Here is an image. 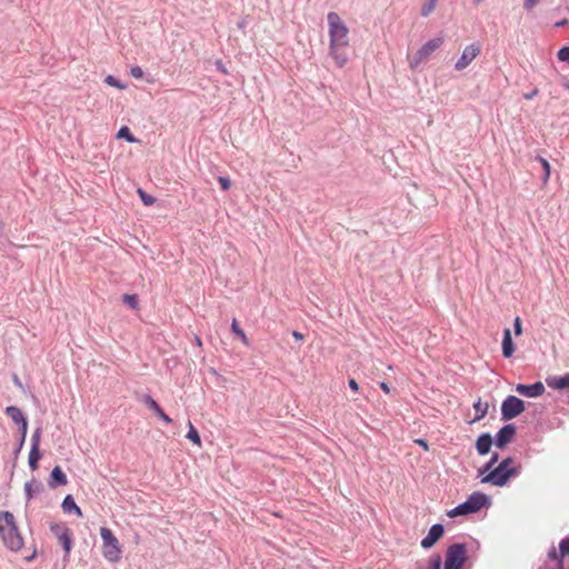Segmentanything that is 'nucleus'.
Wrapping results in <instances>:
<instances>
[{
	"instance_id": "18",
	"label": "nucleus",
	"mask_w": 569,
	"mask_h": 569,
	"mask_svg": "<svg viewBox=\"0 0 569 569\" xmlns=\"http://www.w3.org/2000/svg\"><path fill=\"white\" fill-rule=\"evenodd\" d=\"M546 383L549 388L555 390H567L569 389V373L563 376H548Z\"/></svg>"
},
{
	"instance_id": "16",
	"label": "nucleus",
	"mask_w": 569,
	"mask_h": 569,
	"mask_svg": "<svg viewBox=\"0 0 569 569\" xmlns=\"http://www.w3.org/2000/svg\"><path fill=\"white\" fill-rule=\"evenodd\" d=\"M67 483L68 478L62 468L60 466L53 467L48 478L49 488L56 489L58 487L66 486Z\"/></svg>"
},
{
	"instance_id": "35",
	"label": "nucleus",
	"mask_w": 569,
	"mask_h": 569,
	"mask_svg": "<svg viewBox=\"0 0 569 569\" xmlns=\"http://www.w3.org/2000/svg\"><path fill=\"white\" fill-rule=\"evenodd\" d=\"M42 436V427L39 426L36 428V430L32 433L31 437V449H40V441Z\"/></svg>"
},
{
	"instance_id": "63",
	"label": "nucleus",
	"mask_w": 569,
	"mask_h": 569,
	"mask_svg": "<svg viewBox=\"0 0 569 569\" xmlns=\"http://www.w3.org/2000/svg\"><path fill=\"white\" fill-rule=\"evenodd\" d=\"M33 558H34V553L32 556L28 557L27 560L30 561Z\"/></svg>"
},
{
	"instance_id": "43",
	"label": "nucleus",
	"mask_w": 569,
	"mask_h": 569,
	"mask_svg": "<svg viewBox=\"0 0 569 569\" xmlns=\"http://www.w3.org/2000/svg\"><path fill=\"white\" fill-rule=\"evenodd\" d=\"M221 190L228 191L231 188V180L229 177L220 176L218 178Z\"/></svg>"
},
{
	"instance_id": "42",
	"label": "nucleus",
	"mask_w": 569,
	"mask_h": 569,
	"mask_svg": "<svg viewBox=\"0 0 569 569\" xmlns=\"http://www.w3.org/2000/svg\"><path fill=\"white\" fill-rule=\"evenodd\" d=\"M19 433H22V437H27L28 432V418L23 416L21 420H19L17 423Z\"/></svg>"
},
{
	"instance_id": "55",
	"label": "nucleus",
	"mask_w": 569,
	"mask_h": 569,
	"mask_svg": "<svg viewBox=\"0 0 569 569\" xmlns=\"http://www.w3.org/2000/svg\"><path fill=\"white\" fill-rule=\"evenodd\" d=\"M556 562V566L553 569H565V561L563 557H560Z\"/></svg>"
},
{
	"instance_id": "37",
	"label": "nucleus",
	"mask_w": 569,
	"mask_h": 569,
	"mask_svg": "<svg viewBox=\"0 0 569 569\" xmlns=\"http://www.w3.org/2000/svg\"><path fill=\"white\" fill-rule=\"evenodd\" d=\"M442 566V557L440 553H433L428 563V569H441Z\"/></svg>"
},
{
	"instance_id": "47",
	"label": "nucleus",
	"mask_w": 569,
	"mask_h": 569,
	"mask_svg": "<svg viewBox=\"0 0 569 569\" xmlns=\"http://www.w3.org/2000/svg\"><path fill=\"white\" fill-rule=\"evenodd\" d=\"M513 331L516 336L522 335V323L519 317H516L513 320Z\"/></svg>"
},
{
	"instance_id": "13",
	"label": "nucleus",
	"mask_w": 569,
	"mask_h": 569,
	"mask_svg": "<svg viewBox=\"0 0 569 569\" xmlns=\"http://www.w3.org/2000/svg\"><path fill=\"white\" fill-rule=\"evenodd\" d=\"M146 407H148L160 420L169 425L172 419L163 411L160 405L152 398L151 395L146 393L139 399Z\"/></svg>"
},
{
	"instance_id": "39",
	"label": "nucleus",
	"mask_w": 569,
	"mask_h": 569,
	"mask_svg": "<svg viewBox=\"0 0 569 569\" xmlns=\"http://www.w3.org/2000/svg\"><path fill=\"white\" fill-rule=\"evenodd\" d=\"M557 58L561 62L569 64V44L561 47L557 52Z\"/></svg>"
},
{
	"instance_id": "7",
	"label": "nucleus",
	"mask_w": 569,
	"mask_h": 569,
	"mask_svg": "<svg viewBox=\"0 0 569 569\" xmlns=\"http://www.w3.org/2000/svg\"><path fill=\"white\" fill-rule=\"evenodd\" d=\"M443 43V38L436 37L428 40L422 47L413 54L410 60L411 68H417L421 62L427 60L432 52H435Z\"/></svg>"
},
{
	"instance_id": "48",
	"label": "nucleus",
	"mask_w": 569,
	"mask_h": 569,
	"mask_svg": "<svg viewBox=\"0 0 569 569\" xmlns=\"http://www.w3.org/2000/svg\"><path fill=\"white\" fill-rule=\"evenodd\" d=\"M539 2L540 0H523V9L530 12Z\"/></svg>"
},
{
	"instance_id": "25",
	"label": "nucleus",
	"mask_w": 569,
	"mask_h": 569,
	"mask_svg": "<svg viewBox=\"0 0 569 569\" xmlns=\"http://www.w3.org/2000/svg\"><path fill=\"white\" fill-rule=\"evenodd\" d=\"M536 160L540 162L541 167H542V184L546 186L549 178H550V173H551V166L550 163L548 162L547 159L542 158L541 156H537L536 157Z\"/></svg>"
},
{
	"instance_id": "11",
	"label": "nucleus",
	"mask_w": 569,
	"mask_h": 569,
	"mask_svg": "<svg viewBox=\"0 0 569 569\" xmlns=\"http://www.w3.org/2000/svg\"><path fill=\"white\" fill-rule=\"evenodd\" d=\"M480 53V47L476 43H471L469 46H467L460 58L458 59V61L456 62L455 64V69L460 71V70H463L465 68H467L471 61Z\"/></svg>"
},
{
	"instance_id": "10",
	"label": "nucleus",
	"mask_w": 569,
	"mask_h": 569,
	"mask_svg": "<svg viewBox=\"0 0 569 569\" xmlns=\"http://www.w3.org/2000/svg\"><path fill=\"white\" fill-rule=\"evenodd\" d=\"M445 535V526L440 522L430 527L426 537L420 541V546L425 550L431 549Z\"/></svg>"
},
{
	"instance_id": "54",
	"label": "nucleus",
	"mask_w": 569,
	"mask_h": 569,
	"mask_svg": "<svg viewBox=\"0 0 569 569\" xmlns=\"http://www.w3.org/2000/svg\"><path fill=\"white\" fill-rule=\"evenodd\" d=\"M569 23L568 19H561L559 21H556L555 22V27L556 28H562V27H566L567 24Z\"/></svg>"
},
{
	"instance_id": "31",
	"label": "nucleus",
	"mask_w": 569,
	"mask_h": 569,
	"mask_svg": "<svg viewBox=\"0 0 569 569\" xmlns=\"http://www.w3.org/2000/svg\"><path fill=\"white\" fill-rule=\"evenodd\" d=\"M49 529L57 539L64 533V530H71L64 522H51Z\"/></svg>"
},
{
	"instance_id": "23",
	"label": "nucleus",
	"mask_w": 569,
	"mask_h": 569,
	"mask_svg": "<svg viewBox=\"0 0 569 569\" xmlns=\"http://www.w3.org/2000/svg\"><path fill=\"white\" fill-rule=\"evenodd\" d=\"M473 409L476 411V416L471 422L479 421V420L483 419L488 412L489 405H488V402H482L481 399L479 398L473 403Z\"/></svg>"
},
{
	"instance_id": "61",
	"label": "nucleus",
	"mask_w": 569,
	"mask_h": 569,
	"mask_svg": "<svg viewBox=\"0 0 569 569\" xmlns=\"http://www.w3.org/2000/svg\"><path fill=\"white\" fill-rule=\"evenodd\" d=\"M13 381H14L16 385L20 386V381H19L18 376H14Z\"/></svg>"
},
{
	"instance_id": "59",
	"label": "nucleus",
	"mask_w": 569,
	"mask_h": 569,
	"mask_svg": "<svg viewBox=\"0 0 569 569\" xmlns=\"http://www.w3.org/2000/svg\"><path fill=\"white\" fill-rule=\"evenodd\" d=\"M194 340H196L197 346H199V347L202 346V341L198 336L196 337Z\"/></svg>"
},
{
	"instance_id": "5",
	"label": "nucleus",
	"mask_w": 569,
	"mask_h": 569,
	"mask_svg": "<svg viewBox=\"0 0 569 569\" xmlns=\"http://www.w3.org/2000/svg\"><path fill=\"white\" fill-rule=\"evenodd\" d=\"M526 410V402L513 395L507 396L501 402L500 413L502 421H510Z\"/></svg>"
},
{
	"instance_id": "33",
	"label": "nucleus",
	"mask_w": 569,
	"mask_h": 569,
	"mask_svg": "<svg viewBox=\"0 0 569 569\" xmlns=\"http://www.w3.org/2000/svg\"><path fill=\"white\" fill-rule=\"evenodd\" d=\"M438 0H426V2L421 7L420 14L422 17H428L436 8Z\"/></svg>"
},
{
	"instance_id": "8",
	"label": "nucleus",
	"mask_w": 569,
	"mask_h": 569,
	"mask_svg": "<svg viewBox=\"0 0 569 569\" xmlns=\"http://www.w3.org/2000/svg\"><path fill=\"white\" fill-rule=\"evenodd\" d=\"M465 502L470 515H472L479 512L481 509H488L491 506V498L481 491H475Z\"/></svg>"
},
{
	"instance_id": "4",
	"label": "nucleus",
	"mask_w": 569,
	"mask_h": 569,
	"mask_svg": "<svg viewBox=\"0 0 569 569\" xmlns=\"http://www.w3.org/2000/svg\"><path fill=\"white\" fill-rule=\"evenodd\" d=\"M100 536L102 539V555L110 562H118L121 558V548L117 537L113 532L107 528L102 527L100 529Z\"/></svg>"
},
{
	"instance_id": "60",
	"label": "nucleus",
	"mask_w": 569,
	"mask_h": 569,
	"mask_svg": "<svg viewBox=\"0 0 569 569\" xmlns=\"http://www.w3.org/2000/svg\"><path fill=\"white\" fill-rule=\"evenodd\" d=\"M562 86H563L567 90H569V80L565 81V82L562 83Z\"/></svg>"
},
{
	"instance_id": "15",
	"label": "nucleus",
	"mask_w": 569,
	"mask_h": 569,
	"mask_svg": "<svg viewBox=\"0 0 569 569\" xmlns=\"http://www.w3.org/2000/svg\"><path fill=\"white\" fill-rule=\"evenodd\" d=\"M495 445V439L489 432L480 433L476 439V450L479 456H486L490 452V449Z\"/></svg>"
},
{
	"instance_id": "50",
	"label": "nucleus",
	"mask_w": 569,
	"mask_h": 569,
	"mask_svg": "<svg viewBox=\"0 0 569 569\" xmlns=\"http://www.w3.org/2000/svg\"><path fill=\"white\" fill-rule=\"evenodd\" d=\"M348 386H349V388H350L352 391H355V392H358V391H359V389H360V388H359V383H358L353 378H350V379L348 380Z\"/></svg>"
},
{
	"instance_id": "32",
	"label": "nucleus",
	"mask_w": 569,
	"mask_h": 569,
	"mask_svg": "<svg viewBox=\"0 0 569 569\" xmlns=\"http://www.w3.org/2000/svg\"><path fill=\"white\" fill-rule=\"evenodd\" d=\"M122 301L124 305H127L132 310H137L139 308V298L134 293L133 295L124 293L122 296Z\"/></svg>"
},
{
	"instance_id": "2",
	"label": "nucleus",
	"mask_w": 569,
	"mask_h": 569,
	"mask_svg": "<svg viewBox=\"0 0 569 569\" xmlns=\"http://www.w3.org/2000/svg\"><path fill=\"white\" fill-rule=\"evenodd\" d=\"M522 466L520 463H518L517 467H495L493 470L481 478V482L502 488L506 487L512 478L520 476Z\"/></svg>"
},
{
	"instance_id": "44",
	"label": "nucleus",
	"mask_w": 569,
	"mask_h": 569,
	"mask_svg": "<svg viewBox=\"0 0 569 569\" xmlns=\"http://www.w3.org/2000/svg\"><path fill=\"white\" fill-rule=\"evenodd\" d=\"M130 76L134 79H140L143 77V70L139 66H132L130 68Z\"/></svg>"
},
{
	"instance_id": "22",
	"label": "nucleus",
	"mask_w": 569,
	"mask_h": 569,
	"mask_svg": "<svg viewBox=\"0 0 569 569\" xmlns=\"http://www.w3.org/2000/svg\"><path fill=\"white\" fill-rule=\"evenodd\" d=\"M499 462V453L496 451L492 452L490 459L481 468L478 469V477L482 478L483 476H486L488 472L493 470V466Z\"/></svg>"
},
{
	"instance_id": "51",
	"label": "nucleus",
	"mask_w": 569,
	"mask_h": 569,
	"mask_svg": "<svg viewBox=\"0 0 569 569\" xmlns=\"http://www.w3.org/2000/svg\"><path fill=\"white\" fill-rule=\"evenodd\" d=\"M539 93V89L538 88H533L530 92H527L523 94V98L526 100H531L533 99L537 94Z\"/></svg>"
},
{
	"instance_id": "24",
	"label": "nucleus",
	"mask_w": 569,
	"mask_h": 569,
	"mask_svg": "<svg viewBox=\"0 0 569 569\" xmlns=\"http://www.w3.org/2000/svg\"><path fill=\"white\" fill-rule=\"evenodd\" d=\"M41 458H42V452L40 451V449H36V448L31 449L30 448L28 465L32 471H34L39 468V461Z\"/></svg>"
},
{
	"instance_id": "40",
	"label": "nucleus",
	"mask_w": 569,
	"mask_h": 569,
	"mask_svg": "<svg viewBox=\"0 0 569 569\" xmlns=\"http://www.w3.org/2000/svg\"><path fill=\"white\" fill-rule=\"evenodd\" d=\"M560 557L569 556V537H565L559 542Z\"/></svg>"
},
{
	"instance_id": "52",
	"label": "nucleus",
	"mask_w": 569,
	"mask_h": 569,
	"mask_svg": "<svg viewBox=\"0 0 569 569\" xmlns=\"http://www.w3.org/2000/svg\"><path fill=\"white\" fill-rule=\"evenodd\" d=\"M216 68L218 71H220L221 73L223 74H228V70L226 69L224 64L222 63L221 60H217L216 61Z\"/></svg>"
},
{
	"instance_id": "19",
	"label": "nucleus",
	"mask_w": 569,
	"mask_h": 569,
	"mask_svg": "<svg viewBox=\"0 0 569 569\" xmlns=\"http://www.w3.org/2000/svg\"><path fill=\"white\" fill-rule=\"evenodd\" d=\"M43 489L44 488L42 482L36 478H32L30 481H27L23 488L27 501L33 499L34 496L43 491Z\"/></svg>"
},
{
	"instance_id": "56",
	"label": "nucleus",
	"mask_w": 569,
	"mask_h": 569,
	"mask_svg": "<svg viewBox=\"0 0 569 569\" xmlns=\"http://www.w3.org/2000/svg\"><path fill=\"white\" fill-rule=\"evenodd\" d=\"M292 336H293V338H295L297 341H302V340H303V338H305V337H303V335H302L301 332L297 331V330H293V331H292Z\"/></svg>"
},
{
	"instance_id": "36",
	"label": "nucleus",
	"mask_w": 569,
	"mask_h": 569,
	"mask_svg": "<svg viewBox=\"0 0 569 569\" xmlns=\"http://www.w3.org/2000/svg\"><path fill=\"white\" fill-rule=\"evenodd\" d=\"M104 82L111 87L118 88L120 90H123L127 88V84H124L122 81H120L118 78H116L112 74H108L104 78Z\"/></svg>"
},
{
	"instance_id": "30",
	"label": "nucleus",
	"mask_w": 569,
	"mask_h": 569,
	"mask_svg": "<svg viewBox=\"0 0 569 569\" xmlns=\"http://www.w3.org/2000/svg\"><path fill=\"white\" fill-rule=\"evenodd\" d=\"M188 426H189V430L186 435V438L188 440H190L193 445L201 446L200 435H199L198 430L194 428V426L191 423L190 420L188 422Z\"/></svg>"
},
{
	"instance_id": "27",
	"label": "nucleus",
	"mask_w": 569,
	"mask_h": 569,
	"mask_svg": "<svg viewBox=\"0 0 569 569\" xmlns=\"http://www.w3.org/2000/svg\"><path fill=\"white\" fill-rule=\"evenodd\" d=\"M468 515H470V512H469L465 501L447 511V516L449 518H456L458 516H468Z\"/></svg>"
},
{
	"instance_id": "38",
	"label": "nucleus",
	"mask_w": 569,
	"mask_h": 569,
	"mask_svg": "<svg viewBox=\"0 0 569 569\" xmlns=\"http://www.w3.org/2000/svg\"><path fill=\"white\" fill-rule=\"evenodd\" d=\"M208 372L216 378V385L218 387H224L227 379L222 375L218 372V370L213 367L209 368Z\"/></svg>"
},
{
	"instance_id": "20",
	"label": "nucleus",
	"mask_w": 569,
	"mask_h": 569,
	"mask_svg": "<svg viewBox=\"0 0 569 569\" xmlns=\"http://www.w3.org/2000/svg\"><path fill=\"white\" fill-rule=\"evenodd\" d=\"M64 513H74L78 518H83L80 507L76 503L72 495H67L61 503Z\"/></svg>"
},
{
	"instance_id": "12",
	"label": "nucleus",
	"mask_w": 569,
	"mask_h": 569,
	"mask_svg": "<svg viewBox=\"0 0 569 569\" xmlns=\"http://www.w3.org/2000/svg\"><path fill=\"white\" fill-rule=\"evenodd\" d=\"M545 386L541 381H536L531 385L518 383L516 391L527 398H537L545 393Z\"/></svg>"
},
{
	"instance_id": "1",
	"label": "nucleus",
	"mask_w": 569,
	"mask_h": 569,
	"mask_svg": "<svg viewBox=\"0 0 569 569\" xmlns=\"http://www.w3.org/2000/svg\"><path fill=\"white\" fill-rule=\"evenodd\" d=\"M0 537L4 546L12 551H18L23 547V538L14 516L10 511H0Z\"/></svg>"
},
{
	"instance_id": "49",
	"label": "nucleus",
	"mask_w": 569,
	"mask_h": 569,
	"mask_svg": "<svg viewBox=\"0 0 569 569\" xmlns=\"http://www.w3.org/2000/svg\"><path fill=\"white\" fill-rule=\"evenodd\" d=\"M415 442L420 446L425 451H428L429 450V443L426 439L423 438H418L415 440Z\"/></svg>"
},
{
	"instance_id": "17",
	"label": "nucleus",
	"mask_w": 569,
	"mask_h": 569,
	"mask_svg": "<svg viewBox=\"0 0 569 569\" xmlns=\"http://www.w3.org/2000/svg\"><path fill=\"white\" fill-rule=\"evenodd\" d=\"M515 350H516V346L512 340L511 331L509 328H506L503 330L502 342H501L502 356L506 359H510L513 356Z\"/></svg>"
},
{
	"instance_id": "62",
	"label": "nucleus",
	"mask_w": 569,
	"mask_h": 569,
	"mask_svg": "<svg viewBox=\"0 0 569 569\" xmlns=\"http://www.w3.org/2000/svg\"><path fill=\"white\" fill-rule=\"evenodd\" d=\"M238 27H239V28H243V27H244V22H239V23H238Z\"/></svg>"
},
{
	"instance_id": "58",
	"label": "nucleus",
	"mask_w": 569,
	"mask_h": 569,
	"mask_svg": "<svg viewBox=\"0 0 569 569\" xmlns=\"http://www.w3.org/2000/svg\"><path fill=\"white\" fill-rule=\"evenodd\" d=\"M475 6L481 4L485 0H471Z\"/></svg>"
},
{
	"instance_id": "53",
	"label": "nucleus",
	"mask_w": 569,
	"mask_h": 569,
	"mask_svg": "<svg viewBox=\"0 0 569 569\" xmlns=\"http://www.w3.org/2000/svg\"><path fill=\"white\" fill-rule=\"evenodd\" d=\"M379 387H380V389H381L383 392H386V393H389V392H390V390H391V389H390V387H389V385H388L386 381H381V382H379Z\"/></svg>"
},
{
	"instance_id": "34",
	"label": "nucleus",
	"mask_w": 569,
	"mask_h": 569,
	"mask_svg": "<svg viewBox=\"0 0 569 569\" xmlns=\"http://www.w3.org/2000/svg\"><path fill=\"white\" fill-rule=\"evenodd\" d=\"M138 194H139V198L141 200V202L144 204V206H152L154 202H156V198L149 193H147L143 189L139 188L138 189Z\"/></svg>"
},
{
	"instance_id": "9",
	"label": "nucleus",
	"mask_w": 569,
	"mask_h": 569,
	"mask_svg": "<svg viewBox=\"0 0 569 569\" xmlns=\"http://www.w3.org/2000/svg\"><path fill=\"white\" fill-rule=\"evenodd\" d=\"M516 435L517 427L515 423L503 425L493 437L495 446L498 449H505L513 440Z\"/></svg>"
},
{
	"instance_id": "45",
	"label": "nucleus",
	"mask_w": 569,
	"mask_h": 569,
	"mask_svg": "<svg viewBox=\"0 0 569 569\" xmlns=\"http://www.w3.org/2000/svg\"><path fill=\"white\" fill-rule=\"evenodd\" d=\"M496 467H517V465H515V459L509 456L503 458Z\"/></svg>"
},
{
	"instance_id": "14",
	"label": "nucleus",
	"mask_w": 569,
	"mask_h": 569,
	"mask_svg": "<svg viewBox=\"0 0 569 569\" xmlns=\"http://www.w3.org/2000/svg\"><path fill=\"white\" fill-rule=\"evenodd\" d=\"M57 540L63 550L62 562H63V566L66 567L70 562L71 550L73 547L72 531L64 530V533H61Z\"/></svg>"
},
{
	"instance_id": "26",
	"label": "nucleus",
	"mask_w": 569,
	"mask_h": 569,
	"mask_svg": "<svg viewBox=\"0 0 569 569\" xmlns=\"http://www.w3.org/2000/svg\"><path fill=\"white\" fill-rule=\"evenodd\" d=\"M4 413L12 420L13 423H17L24 416L22 410L17 406H8L4 409Z\"/></svg>"
},
{
	"instance_id": "21",
	"label": "nucleus",
	"mask_w": 569,
	"mask_h": 569,
	"mask_svg": "<svg viewBox=\"0 0 569 569\" xmlns=\"http://www.w3.org/2000/svg\"><path fill=\"white\" fill-rule=\"evenodd\" d=\"M340 48L341 47H330L329 46V53L336 61L337 66L342 68L348 61V56L345 51H341Z\"/></svg>"
},
{
	"instance_id": "46",
	"label": "nucleus",
	"mask_w": 569,
	"mask_h": 569,
	"mask_svg": "<svg viewBox=\"0 0 569 569\" xmlns=\"http://www.w3.org/2000/svg\"><path fill=\"white\" fill-rule=\"evenodd\" d=\"M547 557L549 560L557 561L560 558V552L557 551L555 546H551L548 550Z\"/></svg>"
},
{
	"instance_id": "3",
	"label": "nucleus",
	"mask_w": 569,
	"mask_h": 569,
	"mask_svg": "<svg viewBox=\"0 0 569 569\" xmlns=\"http://www.w3.org/2000/svg\"><path fill=\"white\" fill-rule=\"evenodd\" d=\"M329 24L330 47H347L349 43L348 28L337 12L327 16Z\"/></svg>"
},
{
	"instance_id": "41",
	"label": "nucleus",
	"mask_w": 569,
	"mask_h": 569,
	"mask_svg": "<svg viewBox=\"0 0 569 569\" xmlns=\"http://www.w3.org/2000/svg\"><path fill=\"white\" fill-rule=\"evenodd\" d=\"M24 442H26V437H22V433H19V439H17V445H16V448L13 450V459L17 460L23 446H24Z\"/></svg>"
},
{
	"instance_id": "57",
	"label": "nucleus",
	"mask_w": 569,
	"mask_h": 569,
	"mask_svg": "<svg viewBox=\"0 0 569 569\" xmlns=\"http://www.w3.org/2000/svg\"><path fill=\"white\" fill-rule=\"evenodd\" d=\"M443 569H463L462 567L443 563Z\"/></svg>"
},
{
	"instance_id": "29",
	"label": "nucleus",
	"mask_w": 569,
	"mask_h": 569,
	"mask_svg": "<svg viewBox=\"0 0 569 569\" xmlns=\"http://www.w3.org/2000/svg\"><path fill=\"white\" fill-rule=\"evenodd\" d=\"M231 331L232 333H234V336H237L238 338L241 339V341L248 346L249 345V340H248V337L244 332V330L239 326L237 319H233L232 320V323H231Z\"/></svg>"
},
{
	"instance_id": "28",
	"label": "nucleus",
	"mask_w": 569,
	"mask_h": 569,
	"mask_svg": "<svg viewBox=\"0 0 569 569\" xmlns=\"http://www.w3.org/2000/svg\"><path fill=\"white\" fill-rule=\"evenodd\" d=\"M116 137L118 139H124L127 142L134 143L138 142V139L132 134L131 130L127 126H122Z\"/></svg>"
},
{
	"instance_id": "6",
	"label": "nucleus",
	"mask_w": 569,
	"mask_h": 569,
	"mask_svg": "<svg viewBox=\"0 0 569 569\" xmlns=\"http://www.w3.org/2000/svg\"><path fill=\"white\" fill-rule=\"evenodd\" d=\"M468 560V549L465 542H456L448 546L443 563L462 567Z\"/></svg>"
}]
</instances>
